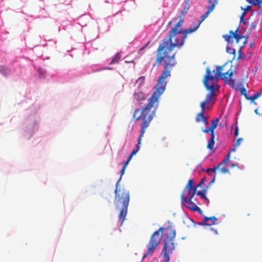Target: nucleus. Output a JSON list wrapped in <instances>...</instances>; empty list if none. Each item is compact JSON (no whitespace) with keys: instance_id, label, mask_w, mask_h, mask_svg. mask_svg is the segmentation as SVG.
Masks as SVG:
<instances>
[{"instance_id":"2","label":"nucleus","mask_w":262,"mask_h":262,"mask_svg":"<svg viewBox=\"0 0 262 262\" xmlns=\"http://www.w3.org/2000/svg\"><path fill=\"white\" fill-rule=\"evenodd\" d=\"M155 90L148 99V102L146 106L142 109H136L133 113V118L135 121H138L141 119L140 123L141 130L138 139V143L136 147L132 150L129 157L132 158L133 156L140 150V145L141 143L142 138L146 128L149 126L151 120L156 116V112L159 106V98L163 92L155 89Z\"/></svg>"},{"instance_id":"6","label":"nucleus","mask_w":262,"mask_h":262,"mask_svg":"<svg viewBox=\"0 0 262 262\" xmlns=\"http://www.w3.org/2000/svg\"><path fill=\"white\" fill-rule=\"evenodd\" d=\"M183 24V22L182 21V20H179L169 31L168 36L162 40L157 49L158 56H163L167 54V50L171 49V43L175 42L182 34L183 29L181 27Z\"/></svg>"},{"instance_id":"21","label":"nucleus","mask_w":262,"mask_h":262,"mask_svg":"<svg viewBox=\"0 0 262 262\" xmlns=\"http://www.w3.org/2000/svg\"><path fill=\"white\" fill-rule=\"evenodd\" d=\"M193 186V182L192 180H189L187 184L185 187V190H186L187 188L192 189Z\"/></svg>"},{"instance_id":"35","label":"nucleus","mask_w":262,"mask_h":262,"mask_svg":"<svg viewBox=\"0 0 262 262\" xmlns=\"http://www.w3.org/2000/svg\"><path fill=\"white\" fill-rule=\"evenodd\" d=\"M250 26H251V27H250L251 29H253L255 27V25L253 24V23H252V24L250 25Z\"/></svg>"},{"instance_id":"25","label":"nucleus","mask_w":262,"mask_h":262,"mask_svg":"<svg viewBox=\"0 0 262 262\" xmlns=\"http://www.w3.org/2000/svg\"><path fill=\"white\" fill-rule=\"evenodd\" d=\"M206 104L204 101H203L201 103L200 106L201 107V111L200 112H202V113H204L205 110Z\"/></svg>"},{"instance_id":"41","label":"nucleus","mask_w":262,"mask_h":262,"mask_svg":"<svg viewBox=\"0 0 262 262\" xmlns=\"http://www.w3.org/2000/svg\"><path fill=\"white\" fill-rule=\"evenodd\" d=\"M142 79H143V78L142 77H140L138 80H142Z\"/></svg>"},{"instance_id":"10","label":"nucleus","mask_w":262,"mask_h":262,"mask_svg":"<svg viewBox=\"0 0 262 262\" xmlns=\"http://www.w3.org/2000/svg\"><path fill=\"white\" fill-rule=\"evenodd\" d=\"M230 159V154H228L227 157L224 159L222 162L219 164L217 166H215L212 168H208L207 169V173L211 175L212 172H214L215 174H217V170L220 169V171L223 173H227L229 172V169L226 167H224L223 166L224 164H226L227 162Z\"/></svg>"},{"instance_id":"23","label":"nucleus","mask_w":262,"mask_h":262,"mask_svg":"<svg viewBox=\"0 0 262 262\" xmlns=\"http://www.w3.org/2000/svg\"><path fill=\"white\" fill-rule=\"evenodd\" d=\"M196 194L200 196L203 199L208 201V200L207 198V197L206 196L205 194L203 192L198 191V192L196 193Z\"/></svg>"},{"instance_id":"12","label":"nucleus","mask_w":262,"mask_h":262,"mask_svg":"<svg viewBox=\"0 0 262 262\" xmlns=\"http://www.w3.org/2000/svg\"><path fill=\"white\" fill-rule=\"evenodd\" d=\"M217 221V219L215 216L205 217L203 221L199 224L203 226H211L214 225Z\"/></svg>"},{"instance_id":"3","label":"nucleus","mask_w":262,"mask_h":262,"mask_svg":"<svg viewBox=\"0 0 262 262\" xmlns=\"http://www.w3.org/2000/svg\"><path fill=\"white\" fill-rule=\"evenodd\" d=\"M164 230H166V232L165 233L162 253L163 256L165 257V262H169V255L174 249L173 241L176 235V230L171 225H169L166 228L160 227L152 234L149 242L147 244V251L143 256V258H145L148 255L152 254L160 244Z\"/></svg>"},{"instance_id":"31","label":"nucleus","mask_w":262,"mask_h":262,"mask_svg":"<svg viewBox=\"0 0 262 262\" xmlns=\"http://www.w3.org/2000/svg\"><path fill=\"white\" fill-rule=\"evenodd\" d=\"M216 174H215L212 178V179L210 181V184H212L214 182L216 179Z\"/></svg>"},{"instance_id":"34","label":"nucleus","mask_w":262,"mask_h":262,"mask_svg":"<svg viewBox=\"0 0 262 262\" xmlns=\"http://www.w3.org/2000/svg\"><path fill=\"white\" fill-rule=\"evenodd\" d=\"M205 179L203 178L201 180L200 183L198 185V186H201L202 184L205 182Z\"/></svg>"},{"instance_id":"4","label":"nucleus","mask_w":262,"mask_h":262,"mask_svg":"<svg viewBox=\"0 0 262 262\" xmlns=\"http://www.w3.org/2000/svg\"><path fill=\"white\" fill-rule=\"evenodd\" d=\"M132 158L128 157L127 160L124 162L122 166L120 173L121 176L119 180L116 184V189L115 190V204L116 208L120 210V213L118 215L119 220H122V223L125 220V217L127 212V208L129 204L130 195L129 191L125 188H118V185L122 176L124 174L126 168L128 164Z\"/></svg>"},{"instance_id":"24","label":"nucleus","mask_w":262,"mask_h":262,"mask_svg":"<svg viewBox=\"0 0 262 262\" xmlns=\"http://www.w3.org/2000/svg\"><path fill=\"white\" fill-rule=\"evenodd\" d=\"M243 141V138H238V139L236 140V142H235V144H234V147H238V146L240 145L241 143H242V142Z\"/></svg>"},{"instance_id":"38","label":"nucleus","mask_w":262,"mask_h":262,"mask_svg":"<svg viewBox=\"0 0 262 262\" xmlns=\"http://www.w3.org/2000/svg\"><path fill=\"white\" fill-rule=\"evenodd\" d=\"M132 61H133V60H125V62L129 63V62H132Z\"/></svg>"},{"instance_id":"40","label":"nucleus","mask_w":262,"mask_h":262,"mask_svg":"<svg viewBox=\"0 0 262 262\" xmlns=\"http://www.w3.org/2000/svg\"><path fill=\"white\" fill-rule=\"evenodd\" d=\"M234 166H235V164H232L231 165V167H234Z\"/></svg>"},{"instance_id":"15","label":"nucleus","mask_w":262,"mask_h":262,"mask_svg":"<svg viewBox=\"0 0 262 262\" xmlns=\"http://www.w3.org/2000/svg\"><path fill=\"white\" fill-rule=\"evenodd\" d=\"M134 98L137 101L144 100L146 98L145 94L140 91L135 92Z\"/></svg>"},{"instance_id":"37","label":"nucleus","mask_w":262,"mask_h":262,"mask_svg":"<svg viewBox=\"0 0 262 262\" xmlns=\"http://www.w3.org/2000/svg\"><path fill=\"white\" fill-rule=\"evenodd\" d=\"M245 15V12L242 14V15L241 16V20H242L243 19L244 16Z\"/></svg>"},{"instance_id":"1","label":"nucleus","mask_w":262,"mask_h":262,"mask_svg":"<svg viewBox=\"0 0 262 262\" xmlns=\"http://www.w3.org/2000/svg\"><path fill=\"white\" fill-rule=\"evenodd\" d=\"M199 24H196L193 28H189L182 30V34L178 37L175 42L171 43V48L170 49L167 50V54L163 56H158L153 63V67H158L162 61H164V67L161 75L159 76L158 83L155 86V89H158L162 92H164L166 85V82L165 80L171 75V71L173 67L176 64L175 56L177 52L174 51V48L180 49L184 44L187 35L195 31L199 27Z\"/></svg>"},{"instance_id":"20","label":"nucleus","mask_w":262,"mask_h":262,"mask_svg":"<svg viewBox=\"0 0 262 262\" xmlns=\"http://www.w3.org/2000/svg\"><path fill=\"white\" fill-rule=\"evenodd\" d=\"M247 1L252 4L253 6H257L262 4V0H247Z\"/></svg>"},{"instance_id":"42","label":"nucleus","mask_w":262,"mask_h":262,"mask_svg":"<svg viewBox=\"0 0 262 262\" xmlns=\"http://www.w3.org/2000/svg\"><path fill=\"white\" fill-rule=\"evenodd\" d=\"M106 69H109V70H110V69H111V68H106Z\"/></svg>"},{"instance_id":"17","label":"nucleus","mask_w":262,"mask_h":262,"mask_svg":"<svg viewBox=\"0 0 262 262\" xmlns=\"http://www.w3.org/2000/svg\"><path fill=\"white\" fill-rule=\"evenodd\" d=\"M121 56L120 53H116L109 64H113L116 63L120 60V59L121 58Z\"/></svg>"},{"instance_id":"8","label":"nucleus","mask_w":262,"mask_h":262,"mask_svg":"<svg viewBox=\"0 0 262 262\" xmlns=\"http://www.w3.org/2000/svg\"><path fill=\"white\" fill-rule=\"evenodd\" d=\"M203 83L206 90L209 91V92L207 94L205 101L204 102L207 104H213L214 103V97L215 94L214 91L219 89V85L216 83L213 82L211 85L208 82V77L206 80H203ZM210 106H207V109L209 110Z\"/></svg>"},{"instance_id":"7","label":"nucleus","mask_w":262,"mask_h":262,"mask_svg":"<svg viewBox=\"0 0 262 262\" xmlns=\"http://www.w3.org/2000/svg\"><path fill=\"white\" fill-rule=\"evenodd\" d=\"M238 28L235 31L230 30L229 34H226L223 35V37L228 42L232 43L233 42V38L236 40V43H239V56L238 58H245V56L241 51L243 45L247 42V39L244 36L237 33Z\"/></svg>"},{"instance_id":"5","label":"nucleus","mask_w":262,"mask_h":262,"mask_svg":"<svg viewBox=\"0 0 262 262\" xmlns=\"http://www.w3.org/2000/svg\"><path fill=\"white\" fill-rule=\"evenodd\" d=\"M225 67V65L216 66V71L213 70L212 74H211V71L209 68H207L206 70V75L203 80H206L208 78L207 77H208V81L222 78L226 84L230 85L236 91L239 90V85L237 84L236 80L232 79L233 72L231 68L226 71L224 69Z\"/></svg>"},{"instance_id":"11","label":"nucleus","mask_w":262,"mask_h":262,"mask_svg":"<svg viewBox=\"0 0 262 262\" xmlns=\"http://www.w3.org/2000/svg\"><path fill=\"white\" fill-rule=\"evenodd\" d=\"M219 122V119L216 118L211 121V125L208 128H204L202 127L201 130L204 133H210L211 134H214V129L217 127Z\"/></svg>"},{"instance_id":"18","label":"nucleus","mask_w":262,"mask_h":262,"mask_svg":"<svg viewBox=\"0 0 262 262\" xmlns=\"http://www.w3.org/2000/svg\"><path fill=\"white\" fill-rule=\"evenodd\" d=\"M260 93L256 92L252 96H246V98L247 100H251V101H254L255 99L258 98L260 96Z\"/></svg>"},{"instance_id":"22","label":"nucleus","mask_w":262,"mask_h":262,"mask_svg":"<svg viewBox=\"0 0 262 262\" xmlns=\"http://www.w3.org/2000/svg\"><path fill=\"white\" fill-rule=\"evenodd\" d=\"M226 51L228 53H229L230 54H233L234 55H235V52H236L235 50L232 49L230 47H228V46L226 47Z\"/></svg>"},{"instance_id":"33","label":"nucleus","mask_w":262,"mask_h":262,"mask_svg":"<svg viewBox=\"0 0 262 262\" xmlns=\"http://www.w3.org/2000/svg\"><path fill=\"white\" fill-rule=\"evenodd\" d=\"M179 20H182V22H184V15H182V14L179 16Z\"/></svg>"},{"instance_id":"39","label":"nucleus","mask_w":262,"mask_h":262,"mask_svg":"<svg viewBox=\"0 0 262 262\" xmlns=\"http://www.w3.org/2000/svg\"><path fill=\"white\" fill-rule=\"evenodd\" d=\"M213 230H214V232H215L216 234H217V233H217V229H214Z\"/></svg>"},{"instance_id":"13","label":"nucleus","mask_w":262,"mask_h":262,"mask_svg":"<svg viewBox=\"0 0 262 262\" xmlns=\"http://www.w3.org/2000/svg\"><path fill=\"white\" fill-rule=\"evenodd\" d=\"M195 121L196 122H202L207 125L208 124V117L205 116L204 113L200 112L196 115Z\"/></svg>"},{"instance_id":"19","label":"nucleus","mask_w":262,"mask_h":262,"mask_svg":"<svg viewBox=\"0 0 262 262\" xmlns=\"http://www.w3.org/2000/svg\"><path fill=\"white\" fill-rule=\"evenodd\" d=\"M192 190V189L187 188L186 190H185L184 189L181 195H183L184 194V196L185 198H189L190 196L191 195V193Z\"/></svg>"},{"instance_id":"16","label":"nucleus","mask_w":262,"mask_h":262,"mask_svg":"<svg viewBox=\"0 0 262 262\" xmlns=\"http://www.w3.org/2000/svg\"><path fill=\"white\" fill-rule=\"evenodd\" d=\"M215 144V135L211 134V138L208 140L207 148L209 150H212Z\"/></svg>"},{"instance_id":"26","label":"nucleus","mask_w":262,"mask_h":262,"mask_svg":"<svg viewBox=\"0 0 262 262\" xmlns=\"http://www.w3.org/2000/svg\"><path fill=\"white\" fill-rule=\"evenodd\" d=\"M241 94L244 95L246 97V96H248L246 93V89L245 88H243L241 89Z\"/></svg>"},{"instance_id":"29","label":"nucleus","mask_w":262,"mask_h":262,"mask_svg":"<svg viewBox=\"0 0 262 262\" xmlns=\"http://www.w3.org/2000/svg\"><path fill=\"white\" fill-rule=\"evenodd\" d=\"M238 135V128L237 127H236L234 131V136L236 137Z\"/></svg>"},{"instance_id":"9","label":"nucleus","mask_w":262,"mask_h":262,"mask_svg":"<svg viewBox=\"0 0 262 262\" xmlns=\"http://www.w3.org/2000/svg\"><path fill=\"white\" fill-rule=\"evenodd\" d=\"M192 193L189 198H185L184 194L181 195V202L182 205L193 211H201V209L192 201L193 196L197 192V187L192 188Z\"/></svg>"},{"instance_id":"28","label":"nucleus","mask_w":262,"mask_h":262,"mask_svg":"<svg viewBox=\"0 0 262 262\" xmlns=\"http://www.w3.org/2000/svg\"><path fill=\"white\" fill-rule=\"evenodd\" d=\"M188 9H189V8H188V7H186L185 6V7H184V9L182 11V12H181V14H182V15H185V14L187 13V11H188Z\"/></svg>"},{"instance_id":"30","label":"nucleus","mask_w":262,"mask_h":262,"mask_svg":"<svg viewBox=\"0 0 262 262\" xmlns=\"http://www.w3.org/2000/svg\"><path fill=\"white\" fill-rule=\"evenodd\" d=\"M149 41H148L143 47H142L140 51H139V52H140L142 50H143L144 49H145L148 45V44L149 43Z\"/></svg>"},{"instance_id":"14","label":"nucleus","mask_w":262,"mask_h":262,"mask_svg":"<svg viewBox=\"0 0 262 262\" xmlns=\"http://www.w3.org/2000/svg\"><path fill=\"white\" fill-rule=\"evenodd\" d=\"M214 5H211V6L208 8L207 11L201 16V20L199 21L197 23L199 24V26L201 24L208 16L209 13H210L214 10Z\"/></svg>"},{"instance_id":"32","label":"nucleus","mask_w":262,"mask_h":262,"mask_svg":"<svg viewBox=\"0 0 262 262\" xmlns=\"http://www.w3.org/2000/svg\"><path fill=\"white\" fill-rule=\"evenodd\" d=\"M257 6H258V8H259L258 12L261 13L262 12V5H261V4L258 5Z\"/></svg>"},{"instance_id":"27","label":"nucleus","mask_w":262,"mask_h":262,"mask_svg":"<svg viewBox=\"0 0 262 262\" xmlns=\"http://www.w3.org/2000/svg\"><path fill=\"white\" fill-rule=\"evenodd\" d=\"M208 2L211 4V5H214V8L215 5L217 3V0H208Z\"/></svg>"},{"instance_id":"36","label":"nucleus","mask_w":262,"mask_h":262,"mask_svg":"<svg viewBox=\"0 0 262 262\" xmlns=\"http://www.w3.org/2000/svg\"><path fill=\"white\" fill-rule=\"evenodd\" d=\"M235 148H231L230 149V152L228 153V154L230 155L231 152H234V151H235Z\"/></svg>"}]
</instances>
